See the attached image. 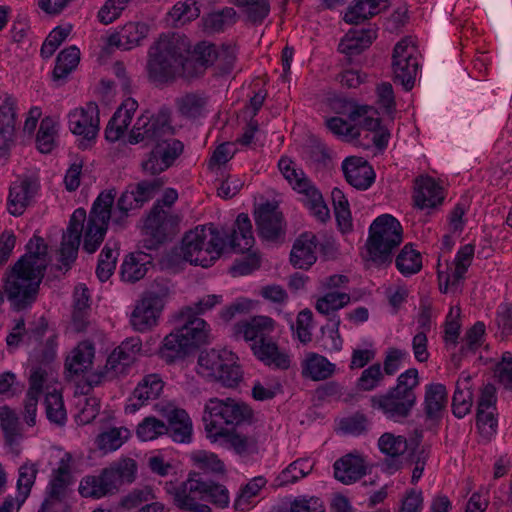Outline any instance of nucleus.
Here are the masks:
<instances>
[{
    "mask_svg": "<svg viewBox=\"0 0 512 512\" xmlns=\"http://www.w3.org/2000/svg\"><path fill=\"white\" fill-rule=\"evenodd\" d=\"M174 134L167 109H160L156 114L146 111L137 118L129 143L144 142L153 146L147 160L142 163L145 172L155 175L166 170L183 152L184 145L174 138Z\"/></svg>",
    "mask_w": 512,
    "mask_h": 512,
    "instance_id": "1",
    "label": "nucleus"
},
{
    "mask_svg": "<svg viewBox=\"0 0 512 512\" xmlns=\"http://www.w3.org/2000/svg\"><path fill=\"white\" fill-rule=\"evenodd\" d=\"M189 47L184 35H161L148 51L149 79L159 84L173 83L178 78L191 82L194 69L188 67Z\"/></svg>",
    "mask_w": 512,
    "mask_h": 512,
    "instance_id": "2",
    "label": "nucleus"
},
{
    "mask_svg": "<svg viewBox=\"0 0 512 512\" xmlns=\"http://www.w3.org/2000/svg\"><path fill=\"white\" fill-rule=\"evenodd\" d=\"M253 410L232 398H210L204 406L203 422L207 437L217 441L219 434L243 424H251Z\"/></svg>",
    "mask_w": 512,
    "mask_h": 512,
    "instance_id": "3",
    "label": "nucleus"
},
{
    "mask_svg": "<svg viewBox=\"0 0 512 512\" xmlns=\"http://www.w3.org/2000/svg\"><path fill=\"white\" fill-rule=\"evenodd\" d=\"M419 385V374L416 368H410L397 378L395 387L386 393L371 397V406L378 409L391 420L401 421L407 418L416 404V387Z\"/></svg>",
    "mask_w": 512,
    "mask_h": 512,
    "instance_id": "4",
    "label": "nucleus"
},
{
    "mask_svg": "<svg viewBox=\"0 0 512 512\" xmlns=\"http://www.w3.org/2000/svg\"><path fill=\"white\" fill-rule=\"evenodd\" d=\"M402 226L389 214L377 217L369 228L365 259L376 266L392 262L393 250L402 242Z\"/></svg>",
    "mask_w": 512,
    "mask_h": 512,
    "instance_id": "5",
    "label": "nucleus"
},
{
    "mask_svg": "<svg viewBox=\"0 0 512 512\" xmlns=\"http://www.w3.org/2000/svg\"><path fill=\"white\" fill-rule=\"evenodd\" d=\"M191 312L192 309L187 308L186 312L182 313V317L186 318L185 324L164 338L159 353L167 363L183 359L190 353L191 349L207 341V323L203 319L192 315Z\"/></svg>",
    "mask_w": 512,
    "mask_h": 512,
    "instance_id": "6",
    "label": "nucleus"
},
{
    "mask_svg": "<svg viewBox=\"0 0 512 512\" xmlns=\"http://www.w3.org/2000/svg\"><path fill=\"white\" fill-rule=\"evenodd\" d=\"M43 277L44 274L22 266V261L6 271L3 289L12 309L22 311L36 301Z\"/></svg>",
    "mask_w": 512,
    "mask_h": 512,
    "instance_id": "7",
    "label": "nucleus"
},
{
    "mask_svg": "<svg viewBox=\"0 0 512 512\" xmlns=\"http://www.w3.org/2000/svg\"><path fill=\"white\" fill-rule=\"evenodd\" d=\"M210 239L207 240L205 226L196 227L185 233L179 253L174 256L182 257L185 262L204 268L210 267L221 255L224 241L210 228Z\"/></svg>",
    "mask_w": 512,
    "mask_h": 512,
    "instance_id": "8",
    "label": "nucleus"
},
{
    "mask_svg": "<svg viewBox=\"0 0 512 512\" xmlns=\"http://www.w3.org/2000/svg\"><path fill=\"white\" fill-rule=\"evenodd\" d=\"M198 374L227 388L236 387L243 378L235 355L227 350L202 351L198 357Z\"/></svg>",
    "mask_w": 512,
    "mask_h": 512,
    "instance_id": "9",
    "label": "nucleus"
},
{
    "mask_svg": "<svg viewBox=\"0 0 512 512\" xmlns=\"http://www.w3.org/2000/svg\"><path fill=\"white\" fill-rule=\"evenodd\" d=\"M181 216L174 210L153 205L143 226L145 238L143 247L148 250L157 249L160 245L172 240L180 230Z\"/></svg>",
    "mask_w": 512,
    "mask_h": 512,
    "instance_id": "10",
    "label": "nucleus"
},
{
    "mask_svg": "<svg viewBox=\"0 0 512 512\" xmlns=\"http://www.w3.org/2000/svg\"><path fill=\"white\" fill-rule=\"evenodd\" d=\"M115 195L114 190L103 191L93 203L83 243V249L87 253H94L104 240L109 220L113 221L112 206Z\"/></svg>",
    "mask_w": 512,
    "mask_h": 512,
    "instance_id": "11",
    "label": "nucleus"
},
{
    "mask_svg": "<svg viewBox=\"0 0 512 512\" xmlns=\"http://www.w3.org/2000/svg\"><path fill=\"white\" fill-rule=\"evenodd\" d=\"M164 181L161 178L142 180L127 186L117 201V207L113 211V223L123 226L128 212L141 208L147 201L151 200L163 187Z\"/></svg>",
    "mask_w": 512,
    "mask_h": 512,
    "instance_id": "12",
    "label": "nucleus"
},
{
    "mask_svg": "<svg viewBox=\"0 0 512 512\" xmlns=\"http://www.w3.org/2000/svg\"><path fill=\"white\" fill-rule=\"evenodd\" d=\"M206 479L200 473H191L188 479L174 488L175 505L188 512H211L206 502Z\"/></svg>",
    "mask_w": 512,
    "mask_h": 512,
    "instance_id": "13",
    "label": "nucleus"
},
{
    "mask_svg": "<svg viewBox=\"0 0 512 512\" xmlns=\"http://www.w3.org/2000/svg\"><path fill=\"white\" fill-rule=\"evenodd\" d=\"M258 235L265 241L280 242L285 238L286 224L278 205L261 204L254 213Z\"/></svg>",
    "mask_w": 512,
    "mask_h": 512,
    "instance_id": "14",
    "label": "nucleus"
},
{
    "mask_svg": "<svg viewBox=\"0 0 512 512\" xmlns=\"http://www.w3.org/2000/svg\"><path fill=\"white\" fill-rule=\"evenodd\" d=\"M415 48L407 39L399 41L393 50L392 68L394 80L399 81L406 91L413 88L418 70V61L414 57Z\"/></svg>",
    "mask_w": 512,
    "mask_h": 512,
    "instance_id": "15",
    "label": "nucleus"
},
{
    "mask_svg": "<svg viewBox=\"0 0 512 512\" xmlns=\"http://www.w3.org/2000/svg\"><path fill=\"white\" fill-rule=\"evenodd\" d=\"M69 129L73 134L83 136L79 147L86 149L88 143L95 139L99 131V109L95 102H88L85 107L77 108L68 115Z\"/></svg>",
    "mask_w": 512,
    "mask_h": 512,
    "instance_id": "16",
    "label": "nucleus"
},
{
    "mask_svg": "<svg viewBox=\"0 0 512 512\" xmlns=\"http://www.w3.org/2000/svg\"><path fill=\"white\" fill-rule=\"evenodd\" d=\"M422 434L416 432V436L409 441L401 435L384 433L378 440V446L382 453L387 457L384 465L390 473L399 470L402 467L401 456L408 450L414 452L420 444Z\"/></svg>",
    "mask_w": 512,
    "mask_h": 512,
    "instance_id": "17",
    "label": "nucleus"
},
{
    "mask_svg": "<svg viewBox=\"0 0 512 512\" xmlns=\"http://www.w3.org/2000/svg\"><path fill=\"white\" fill-rule=\"evenodd\" d=\"M72 456L64 454L59 466L53 471L52 479L48 485L47 496L38 512H51L56 504L63 502L68 495V487L72 483L71 476Z\"/></svg>",
    "mask_w": 512,
    "mask_h": 512,
    "instance_id": "18",
    "label": "nucleus"
},
{
    "mask_svg": "<svg viewBox=\"0 0 512 512\" xmlns=\"http://www.w3.org/2000/svg\"><path fill=\"white\" fill-rule=\"evenodd\" d=\"M85 220L86 211L83 208L76 209L70 217L66 232L63 233L60 262L67 269L77 257Z\"/></svg>",
    "mask_w": 512,
    "mask_h": 512,
    "instance_id": "19",
    "label": "nucleus"
},
{
    "mask_svg": "<svg viewBox=\"0 0 512 512\" xmlns=\"http://www.w3.org/2000/svg\"><path fill=\"white\" fill-rule=\"evenodd\" d=\"M346 181L358 190H367L375 181L372 166L362 157H347L342 163Z\"/></svg>",
    "mask_w": 512,
    "mask_h": 512,
    "instance_id": "20",
    "label": "nucleus"
},
{
    "mask_svg": "<svg viewBox=\"0 0 512 512\" xmlns=\"http://www.w3.org/2000/svg\"><path fill=\"white\" fill-rule=\"evenodd\" d=\"M141 345V340L138 337H131L123 341L107 358L105 365L107 373L124 374L126 368L136 360Z\"/></svg>",
    "mask_w": 512,
    "mask_h": 512,
    "instance_id": "21",
    "label": "nucleus"
},
{
    "mask_svg": "<svg viewBox=\"0 0 512 512\" xmlns=\"http://www.w3.org/2000/svg\"><path fill=\"white\" fill-rule=\"evenodd\" d=\"M37 189V182L28 177L13 182L7 200L8 212L13 216H21L36 194Z\"/></svg>",
    "mask_w": 512,
    "mask_h": 512,
    "instance_id": "22",
    "label": "nucleus"
},
{
    "mask_svg": "<svg viewBox=\"0 0 512 512\" xmlns=\"http://www.w3.org/2000/svg\"><path fill=\"white\" fill-rule=\"evenodd\" d=\"M275 329V322L267 316H254L249 320L240 321L233 327L234 336L243 337L245 341L261 342Z\"/></svg>",
    "mask_w": 512,
    "mask_h": 512,
    "instance_id": "23",
    "label": "nucleus"
},
{
    "mask_svg": "<svg viewBox=\"0 0 512 512\" xmlns=\"http://www.w3.org/2000/svg\"><path fill=\"white\" fill-rule=\"evenodd\" d=\"M317 248V236L311 232H305L295 241L291 253L290 262L295 268L308 269L317 260L315 250Z\"/></svg>",
    "mask_w": 512,
    "mask_h": 512,
    "instance_id": "24",
    "label": "nucleus"
},
{
    "mask_svg": "<svg viewBox=\"0 0 512 512\" xmlns=\"http://www.w3.org/2000/svg\"><path fill=\"white\" fill-rule=\"evenodd\" d=\"M251 349L255 357L265 365L283 370L290 367L289 356L281 351L276 342L270 338L252 343Z\"/></svg>",
    "mask_w": 512,
    "mask_h": 512,
    "instance_id": "25",
    "label": "nucleus"
},
{
    "mask_svg": "<svg viewBox=\"0 0 512 512\" xmlns=\"http://www.w3.org/2000/svg\"><path fill=\"white\" fill-rule=\"evenodd\" d=\"M218 58V49L212 43L201 42L191 50L189 47L188 67L192 71L191 81L201 77L208 66L212 65Z\"/></svg>",
    "mask_w": 512,
    "mask_h": 512,
    "instance_id": "26",
    "label": "nucleus"
},
{
    "mask_svg": "<svg viewBox=\"0 0 512 512\" xmlns=\"http://www.w3.org/2000/svg\"><path fill=\"white\" fill-rule=\"evenodd\" d=\"M415 184L414 201L420 209L434 208L443 201L442 189L433 178L421 176Z\"/></svg>",
    "mask_w": 512,
    "mask_h": 512,
    "instance_id": "27",
    "label": "nucleus"
},
{
    "mask_svg": "<svg viewBox=\"0 0 512 512\" xmlns=\"http://www.w3.org/2000/svg\"><path fill=\"white\" fill-rule=\"evenodd\" d=\"M387 7V0H355L347 8L343 19L348 24L359 25Z\"/></svg>",
    "mask_w": 512,
    "mask_h": 512,
    "instance_id": "28",
    "label": "nucleus"
},
{
    "mask_svg": "<svg viewBox=\"0 0 512 512\" xmlns=\"http://www.w3.org/2000/svg\"><path fill=\"white\" fill-rule=\"evenodd\" d=\"M166 432L175 442L189 443L192 438V421L183 409H173L167 415Z\"/></svg>",
    "mask_w": 512,
    "mask_h": 512,
    "instance_id": "29",
    "label": "nucleus"
},
{
    "mask_svg": "<svg viewBox=\"0 0 512 512\" xmlns=\"http://www.w3.org/2000/svg\"><path fill=\"white\" fill-rule=\"evenodd\" d=\"M163 387L164 382L158 374L146 375L133 391V398L136 399L137 402L131 403L128 408H131V411L135 412L149 400L157 399Z\"/></svg>",
    "mask_w": 512,
    "mask_h": 512,
    "instance_id": "30",
    "label": "nucleus"
},
{
    "mask_svg": "<svg viewBox=\"0 0 512 512\" xmlns=\"http://www.w3.org/2000/svg\"><path fill=\"white\" fill-rule=\"evenodd\" d=\"M376 39L374 29H350L340 41L338 49L348 56L358 55Z\"/></svg>",
    "mask_w": 512,
    "mask_h": 512,
    "instance_id": "31",
    "label": "nucleus"
},
{
    "mask_svg": "<svg viewBox=\"0 0 512 512\" xmlns=\"http://www.w3.org/2000/svg\"><path fill=\"white\" fill-rule=\"evenodd\" d=\"M446 405V387L440 383L427 385L424 397V411L427 419L439 422Z\"/></svg>",
    "mask_w": 512,
    "mask_h": 512,
    "instance_id": "32",
    "label": "nucleus"
},
{
    "mask_svg": "<svg viewBox=\"0 0 512 512\" xmlns=\"http://www.w3.org/2000/svg\"><path fill=\"white\" fill-rule=\"evenodd\" d=\"M116 492L105 468L97 476L84 477L79 485V493L86 498L99 499L107 495H113Z\"/></svg>",
    "mask_w": 512,
    "mask_h": 512,
    "instance_id": "33",
    "label": "nucleus"
},
{
    "mask_svg": "<svg viewBox=\"0 0 512 512\" xmlns=\"http://www.w3.org/2000/svg\"><path fill=\"white\" fill-rule=\"evenodd\" d=\"M47 249L48 247L44 239L34 236L27 244L26 254L18 259V261H22V266L45 274L49 262Z\"/></svg>",
    "mask_w": 512,
    "mask_h": 512,
    "instance_id": "34",
    "label": "nucleus"
},
{
    "mask_svg": "<svg viewBox=\"0 0 512 512\" xmlns=\"http://www.w3.org/2000/svg\"><path fill=\"white\" fill-rule=\"evenodd\" d=\"M365 473L364 461L359 456L348 454L334 464L335 478L344 484L359 480Z\"/></svg>",
    "mask_w": 512,
    "mask_h": 512,
    "instance_id": "35",
    "label": "nucleus"
},
{
    "mask_svg": "<svg viewBox=\"0 0 512 512\" xmlns=\"http://www.w3.org/2000/svg\"><path fill=\"white\" fill-rule=\"evenodd\" d=\"M105 469L117 492L122 485L131 484L136 479L137 463L132 458H122L114 461Z\"/></svg>",
    "mask_w": 512,
    "mask_h": 512,
    "instance_id": "36",
    "label": "nucleus"
},
{
    "mask_svg": "<svg viewBox=\"0 0 512 512\" xmlns=\"http://www.w3.org/2000/svg\"><path fill=\"white\" fill-rule=\"evenodd\" d=\"M163 308L142 298L131 315V324L137 331L144 332L156 325Z\"/></svg>",
    "mask_w": 512,
    "mask_h": 512,
    "instance_id": "37",
    "label": "nucleus"
},
{
    "mask_svg": "<svg viewBox=\"0 0 512 512\" xmlns=\"http://www.w3.org/2000/svg\"><path fill=\"white\" fill-rule=\"evenodd\" d=\"M279 170L284 178L298 193L305 195L316 188L302 169H297L294 162L284 156L278 162Z\"/></svg>",
    "mask_w": 512,
    "mask_h": 512,
    "instance_id": "38",
    "label": "nucleus"
},
{
    "mask_svg": "<svg viewBox=\"0 0 512 512\" xmlns=\"http://www.w3.org/2000/svg\"><path fill=\"white\" fill-rule=\"evenodd\" d=\"M252 224L245 213H240L235 221V229L231 234L230 245L233 250L241 253L249 251L254 245Z\"/></svg>",
    "mask_w": 512,
    "mask_h": 512,
    "instance_id": "39",
    "label": "nucleus"
},
{
    "mask_svg": "<svg viewBox=\"0 0 512 512\" xmlns=\"http://www.w3.org/2000/svg\"><path fill=\"white\" fill-rule=\"evenodd\" d=\"M208 103V97L201 92H188L176 98L175 104L181 116L196 119L201 117Z\"/></svg>",
    "mask_w": 512,
    "mask_h": 512,
    "instance_id": "40",
    "label": "nucleus"
},
{
    "mask_svg": "<svg viewBox=\"0 0 512 512\" xmlns=\"http://www.w3.org/2000/svg\"><path fill=\"white\" fill-rule=\"evenodd\" d=\"M0 426L6 444L10 447L18 445L23 438V429L15 410L6 405L0 407Z\"/></svg>",
    "mask_w": 512,
    "mask_h": 512,
    "instance_id": "41",
    "label": "nucleus"
},
{
    "mask_svg": "<svg viewBox=\"0 0 512 512\" xmlns=\"http://www.w3.org/2000/svg\"><path fill=\"white\" fill-rule=\"evenodd\" d=\"M218 439H222L225 445L239 455H249L258 449V440L255 436L242 434L236 428L220 433Z\"/></svg>",
    "mask_w": 512,
    "mask_h": 512,
    "instance_id": "42",
    "label": "nucleus"
},
{
    "mask_svg": "<svg viewBox=\"0 0 512 512\" xmlns=\"http://www.w3.org/2000/svg\"><path fill=\"white\" fill-rule=\"evenodd\" d=\"M94 358V346L90 342H82L75 347L65 362L66 369L72 374L86 371Z\"/></svg>",
    "mask_w": 512,
    "mask_h": 512,
    "instance_id": "43",
    "label": "nucleus"
},
{
    "mask_svg": "<svg viewBox=\"0 0 512 512\" xmlns=\"http://www.w3.org/2000/svg\"><path fill=\"white\" fill-rule=\"evenodd\" d=\"M335 370V365L330 363L324 356L311 353L305 360L302 374L314 381L329 378Z\"/></svg>",
    "mask_w": 512,
    "mask_h": 512,
    "instance_id": "44",
    "label": "nucleus"
},
{
    "mask_svg": "<svg viewBox=\"0 0 512 512\" xmlns=\"http://www.w3.org/2000/svg\"><path fill=\"white\" fill-rule=\"evenodd\" d=\"M149 264L150 261L146 260L145 254H130L126 257L121 267L123 281L129 283L139 281L146 275Z\"/></svg>",
    "mask_w": 512,
    "mask_h": 512,
    "instance_id": "45",
    "label": "nucleus"
},
{
    "mask_svg": "<svg viewBox=\"0 0 512 512\" xmlns=\"http://www.w3.org/2000/svg\"><path fill=\"white\" fill-rule=\"evenodd\" d=\"M16 126V99L7 95L0 105V136L3 140L13 141Z\"/></svg>",
    "mask_w": 512,
    "mask_h": 512,
    "instance_id": "46",
    "label": "nucleus"
},
{
    "mask_svg": "<svg viewBox=\"0 0 512 512\" xmlns=\"http://www.w3.org/2000/svg\"><path fill=\"white\" fill-rule=\"evenodd\" d=\"M80 51L76 46H71L61 51L56 59L53 70V79L61 80L66 78L79 64Z\"/></svg>",
    "mask_w": 512,
    "mask_h": 512,
    "instance_id": "47",
    "label": "nucleus"
},
{
    "mask_svg": "<svg viewBox=\"0 0 512 512\" xmlns=\"http://www.w3.org/2000/svg\"><path fill=\"white\" fill-rule=\"evenodd\" d=\"M237 7L243 8L252 24H261L270 13L268 0H229Z\"/></svg>",
    "mask_w": 512,
    "mask_h": 512,
    "instance_id": "48",
    "label": "nucleus"
},
{
    "mask_svg": "<svg viewBox=\"0 0 512 512\" xmlns=\"http://www.w3.org/2000/svg\"><path fill=\"white\" fill-rule=\"evenodd\" d=\"M396 267L403 275L418 273L422 268L421 254L407 244L396 257Z\"/></svg>",
    "mask_w": 512,
    "mask_h": 512,
    "instance_id": "49",
    "label": "nucleus"
},
{
    "mask_svg": "<svg viewBox=\"0 0 512 512\" xmlns=\"http://www.w3.org/2000/svg\"><path fill=\"white\" fill-rule=\"evenodd\" d=\"M44 404L48 420L54 424L63 426L67 421V413L61 393L56 390L47 393Z\"/></svg>",
    "mask_w": 512,
    "mask_h": 512,
    "instance_id": "50",
    "label": "nucleus"
},
{
    "mask_svg": "<svg viewBox=\"0 0 512 512\" xmlns=\"http://www.w3.org/2000/svg\"><path fill=\"white\" fill-rule=\"evenodd\" d=\"M313 465L307 459H298L285 468L276 478L278 486L295 483L299 479L309 475Z\"/></svg>",
    "mask_w": 512,
    "mask_h": 512,
    "instance_id": "51",
    "label": "nucleus"
},
{
    "mask_svg": "<svg viewBox=\"0 0 512 512\" xmlns=\"http://www.w3.org/2000/svg\"><path fill=\"white\" fill-rule=\"evenodd\" d=\"M469 380V376L463 379L462 384H464V389L460 387L461 383L459 381L456 385V389L452 398V410L453 414L457 418H463L470 412L472 407V392L467 386Z\"/></svg>",
    "mask_w": 512,
    "mask_h": 512,
    "instance_id": "52",
    "label": "nucleus"
},
{
    "mask_svg": "<svg viewBox=\"0 0 512 512\" xmlns=\"http://www.w3.org/2000/svg\"><path fill=\"white\" fill-rule=\"evenodd\" d=\"M55 122L50 117L41 120L36 137L37 148L41 153H50L55 147Z\"/></svg>",
    "mask_w": 512,
    "mask_h": 512,
    "instance_id": "53",
    "label": "nucleus"
},
{
    "mask_svg": "<svg viewBox=\"0 0 512 512\" xmlns=\"http://www.w3.org/2000/svg\"><path fill=\"white\" fill-rule=\"evenodd\" d=\"M350 300V295L347 293L329 292L317 300L315 308L319 313L328 315L348 305Z\"/></svg>",
    "mask_w": 512,
    "mask_h": 512,
    "instance_id": "54",
    "label": "nucleus"
},
{
    "mask_svg": "<svg viewBox=\"0 0 512 512\" xmlns=\"http://www.w3.org/2000/svg\"><path fill=\"white\" fill-rule=\"evenodd\" d=\"M38 470L35 465H22L19 469V478L17 481L18 494L15 497L19 504H24L30 494L31 488L35 482Z\"/></svg>",
    "mask_w": 512,
    "mask_h": 512,
    "instance_id": "55",
    "label": "nucleus"
},
{
    "mask_svg": "<svg viewBox=\"0 0 512 512\" xmlns=\"http://www.w3.org/2000/svg\"><path fill=\"white\" fill-rule=\"evenodd\" d=\"M236 21V11L233 8H225L222 11L209 14L204 19L206 30L211 32H220L226 27L231 26Z\"/></svg>",
    "mask_w": 512,
    "mask_h": 512,
    "instance_id": "56",
    "label": "nucleus"
},
{
    "mask_svg": "<svg viewBox=\"0 0 512 512\" xmlns=\"http://www.w3.org/2000/svg\"><path fill=\"white\" fill-rule=\"evenodd\" d=\"M149 28L144 23H127L121 29L122 43H124V50H130L134 46L146 38Z\"/></svg>",
    "mask_w": 512,
    "mask_h": 512,
    "instance_id": "57",
    "label": "nucleus"
},
{
    "mask_svg": "<svg viewBox=\"0 0 512 512\" xmlns=\"http://www.w3.org/2000/svg\"><path fill=\"white\" fill-rule=\"evenodd\" d=\"M267 481L264 477L258 476L253 478L251 481H249L246 485H244L235 501H234V508L235 510L241 511L243 510V506L248 504L250 499L255 497L262 487L266 485Z\"/></svg>",
    "mask_w": 512,
    "mask_h": 512,
    "instance_id": "58",
    "label": "nucleus"
},
{
    "mask_svg": "<svg viewBox=\"0 0 512 512\" xmlns=\"http://www.w3.org/2000/svg\"><path fill=\"white\" fill-rule=\"evenodd\" d=\"M165 432L166 424L155 417H146L137 427V435L142 441L154 440Z\"/></svg>",
    "mask_w": 512,
    "mask_h": 512,
    "instance_id": "59",
    "label": "nucleus"
},
{
    "mask_svg": "<svg viewBox=\"0 0 512 512\" xmlns=\"http://www.w3.org/2000/svg\"><path fill=\"white\" fill-rule=\"evenodd\" d=\"M305 203L317 220L324 223L329 219V209L326 206L323 196L317 188L305 194Z\"/></svg>",
    "mask_w": 512,
    "mask_h": 512,
    "instance_id": "60",
    "label": "nucleus"
},
{
    "mask_svg": "<svg viewBox=\"0 0 512 512\" xmlns=\"http://www.w3.org/2000/svg\"><path fill=\"white\" fill-rule=\"evenodd\" d=\"M384 374L379 363H375L363 370L357 380V388L361 391H371L383 381Z\"/></svg>",
    "mask_w": 512,
    "mask_h": 512,
    "instance_id": "61",
    "label": "nucleus"
},
{
    "mask_svg": "<svg viewBox=\"0 0 512 512\" xmlns=\"http://www.w3.org/2000/svg\"><path fill=\"white\" fill-rule=\"evenodd\" d=\"M206 502H210L218 508H227L230 504L229 491L226 486L206 479Z\"/></svg>",
    "mask_w": 512,
    "mask_h": 512,
    "instance_id": "62",
    "label": "nucleus"
},
{
    "mask_svg": "<svg viewBox=\"0 0 512 512\" xmlns=\"http://www.w3.org/2000/svg\"><path fill=\"white\" fill-rule=\"evenodd\" d=\"M170 292L168 281L165 279H156L150 288L144 293L143 298L152 302L156 306L164 307L165 299Z\"/></svg>",
    "mask_w": 512,
    "mask_h": 512,
    "instance_id": "63",
    "label": "nucleus"
},
{
    "mask_svg": "<svg viewBox=\"0 0 512 512\" xmlns=\"http://www.w3.org/2000/svg\"><path fill=\"white\" fill-rule=\"evenodd\" d=\"M70 33V28L56 27L53 29L41 47V55L44 58L51 57L61 43Z\"/></svg>",
    "mask_w": 512,
    "mask_h": 512,
    "instance_id": "64",
    "label": "nucleus"
}]
</instances>
